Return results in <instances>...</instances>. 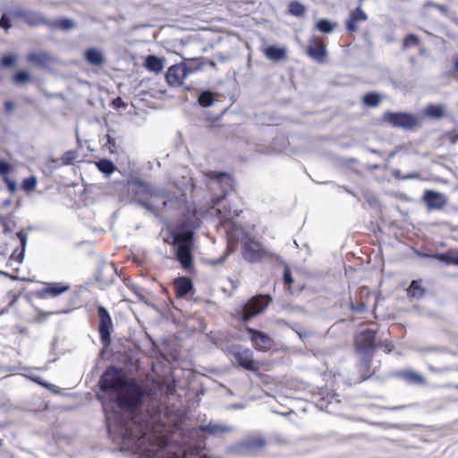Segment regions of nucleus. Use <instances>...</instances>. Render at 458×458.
Returning a JSON list of instances; mask_svg holds the SVG:
<instances>
[{
  "label": "nucleus",
  "mask_w": 458,
  "mask_h": 458,
  "mask_svg": "<svg viewBox=\"0 0 458 458\" xmlns=\"http://www.w3.org/2000/svg\"><path fill=\"white\" fill-rule=\"evenodd\" d=\"M100 383L108 399V403L103 402L108 433L114 439H121L123 449L139 454V458H180L165 446L163 438L148 433L141 423L138 413L143 393L140 388L128 385L114 368L106 370Z\"/></svg>",
  "instance_id": "obj_1"
},
{
  "label": "nucleus",
  "mask_w": 458,
  "mask_h": 458,
  "mask_svg": "<svg viewBox=\"0 0 458 458\" xmlns=\"http://www.w3.org/2000/svg\"><path fill=\"white\" fill-rule=\"evenodd\" d=\"M208 178L211 180L209 185L210 188L217 186L221 188L224 195L214 199L212 209L215 215L220 219L221 226L225 229L227 234V247L224 255L212 261L213 264H222L226 258L233 253L237 248V242L239 237L242 236L245 238L242 243V256L244 259L249 262H259L268 256V252L261 246V244L249 238L246 233L241 228L236 226L233 219L239 216L237 209L223 211L220 208L215 207L225 198L227 191L233 187V180L231 176L226 173L209 172L208 174Z\"/></svg>",
  "instance_id": "obj_2"
},
{
  "label": "nucleus",
  "mask_w": 458,
  "mask_h": 458,
  "mask_svg": "<svg viewBox=\"0 0 458 458\" xmlns=\"http://www.w3.org/2000/svg\"><path fill=\"white\" fill-rule=\"evenodd\" d=\"M131 191L134 194L136 200L151 211H157L160 207L152 199L159 197L164 198V192H161L159 189H154L147 182L141 180H134L130 183Z\"/></svg>",
  "instance_id": "obj_3"
},
{
  "label": "nucleus",
  "mask_w": 458,
  "mask_h": 458,
  "mask_svg": "<svg viewBox=\"0 0 458 458\" xmlns=\"http://www.w3.org/2000/svg\"><path fill=\"white\" fill-rule=\"evenodd\" d=\"M192 239L193 233L191 231L176 233L174 236V244L177 246L176 258L184 269H189L192 266L191 250Z\"/></svg>",
  "instance_id": "obj_4"
},
{
  "label": "nucleus",
  "mask_w": 458,
  "mask_h": 458,
  "mask_svg": "<svg viewBox=\"0 0 458 458\" xmlns=\"http://www.w3.org/2000/svg\"><path fill=\"white\" fill-rule=\"evenodd\" d=\"M272 301L269 295H256L250 299L242 307V319L245 322L265 310Z\"/></svg>",
  "instance_id": "obj_5"
},
{
  "label": "nucleus",
  "mask_w": 458,
  "mask_h": 458,
  "mask_svg": "<svg viewBox=\"0 0 458 458\" xmlns=\"http://www.w3.org/2000/svg\"><path fill=\"white\" fill-rule=\"evenodd\" d=\"M383 117L385 122L393 126L406 130L412 129L419 123V120L416 116L407 113L386 112Z\"/></svg>",
  "instance_id": "obj_6"
},
{
  "label": "nucleus",
  "mask_w": 458,
  "mask_h": 458,
  "mask_svg": "<svg viewBox=\"0 0 458 458\" xmlns=\"http://www.w3.org/2000/svg\"><path fill=\"white\" fill-rule=\"evenodd\" d=\"M98 313L99 317V335L101 342L104 345H108L110 343V334L113 327V320L107 310L103 306H98Z\"/></svg>",
  "instance_id": "obj_7"
},
{
  "label": "nucleus",
  "mask_w": 458,
  "mask_h": 458,
  "mask_svg": "<svg viewBox=\"0 0 458 458\" xmlns=\"http://www.w3.org/2000/svg\"><path fill=\"white\" fill-rule=\"evenodd\" d=\"M191 72L185 64H176L171 66L166 74L165 79L167 83L173 87H179L182 84L184 79Z\"/></svg>",
  "instance_id": "obj_8"
},
{
  "label": "nucleus",
  "mask_w": 458,
  "mask_h": 458,
  "mask_svg": "<svg viewBox=\"0 0 458 458\" xmlns=\"http://www.w3.org/2000/svg\"><path fill=\"white\" fill-rule=\"evenodd\" d=\"M422 199L426 203L428 210H440L444 208L448 202L447 197L444 193L434 190H426Z\"/></svg>",
  "instance_id": "obj_9"
},
{
  "label": "nucleus",
  "mask_w": 458,
  "mask_h": 458,
  "mask_svg": "<svg viewBox=\"0 0 458 458\" xmlns=\"http://www.w3.org/2000/svg\"><path fill=\"white\" fill-rule=\"evenodd\" d=\"M307 54L318 63H323L327 56V47L319 37H312L308 45Z\"/></svg>",
  "instance_id": "obj_10"
},
{
  "label": "nucleus",
  "mask_w": 458,
  "mask_h": 458,
  "mask_svg": "<svg viewBox=\"0 0 458 458\" xmlns=\"http://www.w3.org/2000/svg\"><path fill=\"white\" fill-rule=\"evenodd\" d=\"M247 331L256 350L267 352L272 348L274 341L267 335L251 327H247Z\"/></svg>",
  "instance_id": "obj_11"
},
{
  "label": "nucleus",
  "mask_w": 458,
  "mask_h": 458,
  "mask_svg": "<svg viewBox=\"0 0 458 458\" xmlns=\"http://www.w3.org/2000/svg\"><path fill=\"white\" fill-rule=\"evenodd\" d=\"M159 191L164 192V198L162 199V197H159L151 199V201L156 202L160 207V209L157 211H153L154 213H157L168 206L174 207L177 203H183L185 201V196L182 192L180 194H176L175 192L171 194L170 191L165 190L159 189Z\"/></svg>",
  "instance_id": "obj_12"
},
{
  "label": "nucleus",
  "mask_w": 458,
  "mask_h": 458,
  "mask_svg": "<svg viewBox=\"0 0 458 458\" xmlns=\"http://www.w3.org/2000/svg\"><path fill=\"white\" fill-rule=\"evenodd\" d=\"M375 336L376 332L372 329H365L359 332L355 335V344L357 349L363 352H369L370 350H373L375 347Z\"/></svg>",
  "instance_id": "obj_13"
},
{
  "label": "nucleus",
  "mask_w": 458,
  "mask_h": 458,
  "mask_svg": "<svg viewBox=\"0 0 458 458\" xmlns=\"http://www.w3.org/2000/svg\"><path fill=\"white\" fill-rule=\"evenodd\" d=\"M70 289L68 284L62 283H47L46 286L36 293V296L46 299L47 296L57 297Z\"/></svg>",
  "instance_id": "obj_14"
},
{
  "label": "nucleus",
  "mask_w": 458,
  "mask_h": 458,
  "mask_svg": "<svg viewBox=\"0 0 458 458\" xmlns=\"http://www.w3.org/2000/svg\"><path fill=\"white\" fill-rule=\"evenodd\" d=\"M199 430L209 436L220 437L232 432L233 428L224 423L210 421L208 424L201 426Z\"/></svg>",
  "instance_id": "obj_15"
},
{
  "label": "nucleus",
  "mask_w": 458,
  "mask_h": 458,
  "mask_svg": "<svg viewBox=\"0 0 458 458\" xmlns=\"http://www.w3.org/2000/svg\"><path fill=\"white\" fill-rule=\"evenodd\" d=\"M233 355L238 364L248 370H255L256 363L252 359V352L249 349L233 352Z\"/></svg>",
  "instance_id": "obj_16"
},
{
  "label": "nucleus",
  "mask_w": 458,
  "mask_h": 458,
  "mask_svg": "<svg viewBox=\"0 0 458 458\" xmlns=\"http://www.w3.org/2000/svg\"><path fill=\"white\" fill-rule=\"evenodd\" d=\"M368 19L366 13L361 9L360 6H358L356 10L351 13L349 18L346 21V28L350 32H355L357 28V23L360 21H364Z\"/></svg>",
  "instance_id": "obj_17"
},
{
  "label": "nucleus",
  "mask_w": 458,
  "mask_h": 458,
  "mask_svg": "<svg viewBox=\"0 0 458 458\" xmlns=\"http://www.w3.org/2000/svg\"><path fill=\"white\" fill-rule=\"evenodd\" d=\"M27 60L41 68H47L53 62V57L45 52L30 53Z\"/></svg>",
  "instance_id": "obj_18"
},
{
  "label": "nucleus",
  "mask_w": 458,
  "mask_h": 458,
  "mask_svg": "<svg viewBox=\"0 0 458 458\" xmlns=\"http://www.w3.org/2000/svg\"><path fill=\"white\" fill-rule=\"evenodd\" d=\"M263 54L267 59L273 62H280L286 57L287 47H278L276 46L271 45L263 50Z\"/></svg>",
  "instance_id": "obj_19"
},
{
  "label": "nucleus",
  "mask_w": 458,
  "mask_h": 458,
  "mask_svg": "<svg viewBox=\"0 0 458 458\" xmlns=\"http://www.w3.org/2000/svg\"><path fill=\"white\" fill-rule=\"evenodd\" d=\"M85 60L91 65L101 66L105 63L103 52L95 47L89 48L84 53Z\"/></svg>",
  "instance_id": "obj_20"
},
{
  "label": "nucleus",
  "mask_w": 458,
  "mask_h": 458,
  "mask_svg": "<svg viewBox=\"0 0 458 458\" xmlns=\"http://www.w3.org/2000/svg\"><path fill=\"white\" fill-rule=\"evenodd\" d=\"M13 14L23 19L28 24L30 25H39L44 22L43 17L38 13L18 10L14 12Z\"/></svg>",
  "instance_id": "obj_21"
},
{
  "label": "nucleus",
  "mask_w": 458,
  "mask_h": 458,
  "mask_svg": "<svg viewBox=\"0 0 458 458\" xmlns=\"http://www.w3.org/2000/svg\"><path fill=\"white\" fill-rule=\"evenodd\" d=\"M192 286L191 280L187 277H180L174 281L175 292L179 297H182L189 293L191 291Z\"/></svg>",
  "instance_id": "obj_22"
},
{
  "label": "nucleus",
  "mask_w": 458,
  "mask_h": 458,
  "mask_svg": "<svg viewBox=\"0 0 458 458\" xmlns=\"http://www.w3.org/2000/svg\"><path fill=\"white\" fill-rule=\"evenodd\" d=\"M145 65L148 71L158 73L165 67L164 59L156 55H148L146 58Z\"/></svg>",
  "instance_id": "obj_23"
},
{
  "label": "nucleus",
  "mask_w": 458,
  "mask_h": 458,
  "mask_svg": "<svg viewBox=\"0 0 458 458\" xmlns=\"http://www.w3.org/2000/svg\"><path fill=\"white\" fill-rule=\"evenodd\" d=\"M396 376L409 383L422 384L424 382V377L420 374L410 369L398 371Z\"/></svg>",
  "instance_id": "obj_24"
},
{
  "label": "nucleus",
  "mask_w": 458,
  "mask_h": 458,
  "mask_svg": "<svg viewBox=\"0 0 458 458\" xmlns=\"http://www.w3.org/2000/svg\"><path fill=\"white\" fill-rule=\"evenodd\" d=\"M435 259L441 262L458 266V251L455 250H449L444 253H437L435 255Z\"/></svg>",
  "instance_id": "obj_25"
},
{
  "label": "nucleus",
  "mask_w": 458,
  "mask_h": 458,
  "mask_svg": "<svg viewBox=\"0 0 458 458\" xmlns=\"http://www.w3.org/2000/svg\"><path fill=\"white\" fill-rule=\"evenodd\" d=\"M336 24L327 19H320L316 23V29L322 33L329 34L335 30Z\"/></svg>",
  "instance_id": "obj_26"
},
{
  "label": "nucleus",
  "mask_w": 458,
  "mask_h": 458,
  "mask_svg": "<svg viewBox=\"0 0 458 458\" xmlns=\"http://www.w3.org/2000/svg\"><path fill=\"white\" fill-rule=\"evenodd\" d=\"M198 102L202 106H210L214 103V94L209 90H203L198 98Z\"/></svg>",
  "instance_id": "obj_27"
},
{
  "label": "nucleus",
  "mask_w": 458,
  "mask_h": 458,
  "mask_svg": "<svg viewBox=\"0 0 458 458\" xmlns=\"http://www.w3.org/2000/svg\"><path fill=\"white\" fill-rule=\"evenodd\" d=\"M265 445V440L261 437H250L244 440L241 445L245 449H256L262 447Z\"/></svg>",
  "instance_id": "obj_28"
},
{
  "label": "nucleus",
  "mask_w": 458,
  "mask_h": 458,
  "mask_svg": "<svg viewBox=\"0 0 458 458\" xmlns=\"http://www.w3.org/2000/svg\"><path fill=\"white\" fill-rule=\"evenodd\" d=\"M425 113L429 117L438 119L444 115V107L440 105H429Z\"/></svg>",
  "instance_id": "obj_29"
},
{
  "label": "nucleus",
  "mask_w": 458,
  "mask_h": 458,
  "mask_svg": "<svg viewBox=\"0 0 458 458\" xmlns=\"http://www.w3.org/2000/svg\"><path fill=\"white\" fill-rule=\"evenodd\" d=\"M96 165L99 171L106 174V175L111 174L115 168L114 163L107 159H100L96 163Z\"/></svg>",
  "instance_id": "obj_30"
},
{
  "label": "nucleus",
  "mask_w": 458,
  "mask_h": 458,
  "mask_svg": "<svg viewBox=\"0 0 458 458\" xmlns=\"http://www.w3.org/2000/svg\"><path fill=\"white\" fill-rule=\"evenodd\" d=\"M306 12V7L298 1L291 2L289 4V13L296 17H301Z\"/></svg>",
  "instance_id": "obj_31"
},
{
  "label": "nucleus",
  "mask_w": 458,
  "mask_h": 458,
  "mask_svg": "<svg viewBox=\"0 0 458 458\" xmlns=\"http://www.w3.org/2000/svg\"><path fill=\"white\" fill-rule=\"evenodd\" d=\"M408 294L415 297V298H420L424 294V290L421 287L420 282L418 281H412L409 289H408Z\"/></svg>",
  "instance_id": "obj_32"
},
{
  "label": "nucleus",
  "mask_w": 458,
  "mask_h": 458,
  "mask_svg": "<svg viewBox=\"0 0 458 458\" xmlns=\"http://www.w3.org/2000/svg\"><path fill=\"white\" fill-rule=\"evenodd\" d=\"M363 104L368 106H377L379 103V96L370 92L366 94L362 98Z\"/></svg>",
  "instance_id": "obj_33"
},
{
  "label": "nucleus",
  "mask_w": 458,
  "mask_h": 458,
  "mask_svg": "<svg viewBox=\"0 0 458 458\" xmlns=\"http://www.w3.org/2000/svg\"><path fill=\"white\" fill-rule=\"evenodd\" d=\"M37 182H38V180H37L36 176H30L28 178H25L22 181L21 188L24 191L30 192L35 189V187L37 185Z\"/></svg>",
  "instance_id": "obj_34"
},
{
  "label": "nucleus",
  "mask_w": 458,
  "mask_h": 458,
  "mask_svg": "<svg viewBox=\"0 0 458 458\" xmlns=\"http://www.w3.org/2000/svg\"><path fill=\"white\" fill-rule=\"evenodd\" d=\"M55 25L64 30H68L74 27V22L70 19L63 18L56 21Z\"/></svg>",
  "instance_id": "obj_35"
},
{
  "label": "nucleus",
  "mask_w": 458,
  "mask_h": 458,
  "mask_svg": "<svg viewBox=\"0 0 458 458\" xmlns=\"http://www.w3.org/2000/svg\"><path fill=\"white\" fill-rule=\"evenodd\" d=\"M12 171V165L5 160L0 158V175L4 178Z\"/></svg>",
  "instance_id": "obj_36"
},
{
  "label": "nucleus",
  "mask_w": 458,
  "mask_h": 458,
  "mask_svg": "<svg viewBox=\"0 0 458 458\" xmlns=\"http://www.w3.org/2000/svg\"><path fill=\"white\" fill-rule=\"evenodd\" d=\"M30 79V74L26 71H19L14 75V81L18 83H23Z\"/></svg>",
  "instance_id": "obj_37"
},
{
  "label": "nucleus",
  "mask_w": 458,
  "mask_h": 458,
  "mask_svg": "<svg viewBox=\"0 0 458 458\" xmlns=\"http://www.w3.org/2000/svg\"><path fill=\"white\" fill-rule=\"evenodd\" d=\"M16 59V56L14 55H7L2 57L1 64L4 67H11L14 61Z\"/></svg>",
  "instance_id": "obj_38"
},
{
  "label": "nucleus",
  "mask_w": 458,
  "mask_h": 458,
  "mask_svg": "<svg viewBox=\"0 0 458 458\" xmlns=\"http://www.w3.org/2000/svg\"><path fill=\"white\" fill-rule=\"evenodd\" d=\"M16 235L21 242V250H23V251H25L27 242H28V234L26 233H24L23 231H19L16 233Z\"/></svg>",
  "instance_id": "obj_39"
},
{
  "label": "nucleus",
  "mask_w": 458,
  "mask_h": 458,
  "mask_svg": "<svg viewBox=\"0 0 458 458\" xmlns=\"http://www.w3.org/2000/svg\"><path fill=\"white\" fill-rule=\"evenodd\" d=\"M24 252L25 251H23V250H15L11 255V259L16 260L19 264L22 263L24 259Z\"/></svg>",
  "instance_id": "obj_40"
},
{
  "label": "nucleus",
  "mask_w": 458,
  "mask_h": 458,
  "mask_svg": "<svg viewBox=\"0 0 458 458\" xmlns=\"http://www.w3.org/2000/svg\"><path fill=\"white\" fill-rule=\"evenodd\" d=\"M3 180H4V183H5L8 191L10 192L13 193L16 191V188H17L16 187V182L13 180L10 179L8 176L3 178Z\"/></svg>",
  "instance_id": "obj_41"
},
{
  "label": "nucleus",
  "mask_w": 458,
  "mask_h": 458,
  "mask_svg": "<svg viewBox=\"0 0 458 458\" xmlns=\"http://www.w3.org/2000/svg\"><path fill=\"white\" fill-rule=\"evenodd\" d=\"M418 42V38L416 36L414 35H409L406 37V38L404 39L403 41V47H409L412 45H416Z\"/></svg>",
  "instance_id": "obj_42"
},
{
  "label": "nucleus",
  "mask_w": 458,
  "mask_h": 458,
  "mask_svg": "<svg viewBox=\"0 0 458 458\" xmlns=\"http://www.w3.org/2000/svg\"><path fill=\"white\" fill-rule=\"evenodd\" d=\"M0 26H1V28H3L5 30L11 27V23H10L7 14L2 15V17L0 19Z\"/></svg>",
  "instance_id": "obj_43"
},
{
  "label": "nucleus",
  "mask_w": 458,
  "mask_h": 458,
  "mask_svg": "<svg viewBox=\"0 0 458 458\" xmlns=\"http://www.w3.org/2000/svg\"><path fill=\"white\" fill-rule=\"evenodd\" d=\"M427 6H431V7H434V8H437V10H439L442 13L444 14H446L447 13V7L445 5H443V4H434L432 2H428L426 4Z\"/></svg>",
  "instance_id": "obj_44"
},
{
  "label": "nucleus",
  "mask_w": 458,
  "mask_h": 458,
  "mask_svg": "<svg viewBox=\"0 0 458 458\" xmlns=\"http://www.w3.org/2000/svg\"><path fill=\"white\" fill-rule=\"evenodd\" d=\"M284 282L287 284H290L293 283V278H292V276H291V272L288 268H286L284 272Z\"/></svg>",
  "instance_id": "obj_45"
},
{
  "label": "nucleus",
  "mask_w": 458,
  "mask_h": 458,
  "mask_svg": "<svg viewBox=\"0 0 458 458\" xmlns=\"http://www.w3.org/2000/svg\"><path fill=\"white\" fill-rule=\"evenodd\" d=\"M34 381L48 389H51V390H54V388L55 387V386H53V385H50V384L41 381L39 377H35Z\"/></svg>",
  "instance_id": "obj_46"
},
{
  "label": "nucleus",
  "mask_w": 458,
  "mask_h": 458,
  "mask_svg": "<svg viewBox=\"0 0 458 458\" xmlns=\"http://www.w3.org/2000/svg\"><path fill=\"white\" fill-rule=\"evenodd\" d=\"M72 158V154L67 152L64 155L63 160L64 164H69L70 160Z\"/></svg>",
  "instance_id": "obj_47"
},
{
  "label": "nucleus",
  "mask_w": 458,
  "mask_h": 458,
  "mask_svg": "<svg viewBox=\"0 0 458 458\" xmlns=\"http://www.w3.org/2000/svg\"><path fill=\"white\" fill-rule=\"evenodd\" d=\"M0 222L2 223V225L4 226V233H9L10 228L7 226L6 223L4 222V218L1 216H0Z\"/></svg>",
  "instance_id": "obj_48"
},
{
  "label": "nucleus",
  "mask_w": 458,
  "mask_h": 458,
  "mask_svg": "<svg viewBox=\"0 0 458 458\" xmlns=\"http://www.w3.org/2000/svg\"><path fill=\"white\" fill-rule=\"evenodd\" d=\"M4 106L7 111H12L13 109L14 105L13 103L7 101L5 102Z\"/></svg>",
  "instance_id": "obj_49"
},
{
  "label": "nucleus",
  "mask_w": 458,
  "mask_h": 458,
  "mask_svg": "<svg viewBox=\"0 0 458 458\" xmlns=\"http://www.w3.org/2000/svg\"><path fill=\"white\" fill-rule=\"evenodd\" d=\"M122 99L120 98H117L116 99L114 100V104L117 106H119L120 105H122Z\"/></svg>",
  "instance_id": "obj_50"
},
{
  "label": "nucleus",
  "mask_w": 458,
  "mask_h": 458,
  "mask_svg": "<svg viewBox=\"0 0 458 458\" xmlns=\"http://www.w3.org/2000/svg\"><path fill=\"white\" fill-rule=\"evenodd\" d=\"M454 71L458 72V58L454 62Z\"/></svg>",
  "instance_id": "obj_51"
},
{
  "label": "nucleus",
  "mask_w": 458,
  "mask_h": 458,
  "mask_svg": "<svg viewBox=\"0 0 458 458\" xmlns=\"http://www.w3.org/2000/svg\"><path fill=\"white\" fill-rule=\"evenodd\" d=\"M457 141H458V135H457V136H455V137H454V138L452 139V143H453V144H456V143H457Z\"/></svg>",
  "instance_id": "obj_52"
},
{
  "label": "nucleus",
  "mask_w": 458,
  "mask_h": 458,
  "mask_svg": "<svg viewBox=\"0 0 458 458\" xmlns=\"http://www.w3.org/2000/svg\"><path fill=\"white\" fill-rule=\"evenodd\" d=\"M402 408H403V406H394V407L390 408V410H392V411H397V410H400V409H402Z\"/></svg>",
  "instance_id": "obj_53"
},
{
  "label": "nucleus",
  "mask_w": 458,
  "mask_h": 458,
  "mask_svg": "<svg viewBox=\"0 0 458 458\" xmlns=\"http://www.w3.org/2000/svg\"><path fill=\"white\" fill-rule=\"evenodd\" d=\"M385 347H386V351L387 352H391V348H390L389 344H386Z\"/></svg>",
  "instance_id": "obj_54"
},
{
  "label": "nucleus",
  "mask_w": 458,
  "mask_h": 458,
  "mask_svg": "<svg viewBox=\"0 0 458 458\" xmlns=\"http://www.w3.org/2000/svg\"><path fill=\"white\" fill-rule=\"evenodd\" d=\"M10 204H11V200L10 199L4 200V205L5 206H9Z\"/></svg>",
  "instance_id": "obj_55"
},
{
  "label": "nucleus",
  "mask_w": 458,
  "mask_h": 458,
  "mask_svg": "<svg viewBox=\"0 0 458 458\" xmlns=\"http://www.w3.org/2000/svg\"><path fill=\"white\" fill-rule=\"evenodd\" d=\"M0 274H2V272L0 271Z\"/></svg>",
  "instance_id": "obj_56"
}]
</instances>
